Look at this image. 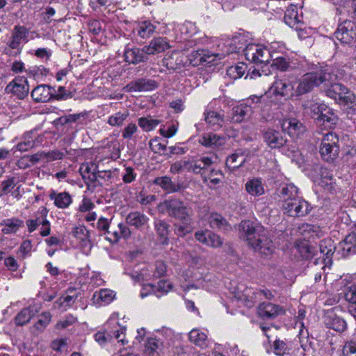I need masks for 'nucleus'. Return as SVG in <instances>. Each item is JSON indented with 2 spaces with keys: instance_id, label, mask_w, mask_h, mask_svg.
<instances>
[{
  "instance_id": "obj_1",
  "label": "nucleus",
  "mask_w": 356,
  "mask_h": 356,
  "mask_svg": "<svg viewBox=\"0 0 356 356\" xmlns=\"http://www.w3.org/2000/svg\"><path fill=\"white\" fill-rule=\"evenodd\" d=\"M330 66L312 65L309 72L303 74L298 80L295 94L300 96L311 92L315 88L332 81Z\"/></svg>"
},
{
  "instance_id": "obj_2",
  "label": "nucleus",
  "mask_w": 356,
  "mask_h": 356,
  "mask_svg": "<svg viewBox=\"0 0 356 356\" xmlns=\"http://www.w3.org/2000/svg\"><path fill=\"white\" fill-rule=\"evenodd\" d=\"M330 74L332 75V81L329 83H323L324 91L326 95L340 104L348 105L349 103H353L355 95L344 86L336 83L338 76L334 74L333 69L330 67Z\"/></svg>"
},
{
  "instance_id": "obj_3",
  "label": "nucleus",
  "mask_w": 356,
  "mask_h": 356,
  "mask_svg": "<svg viewBox=\"0 0 356 356\" xmlns=\"http://www.w3.org/2000/svg\"><path fill=\"white\" fill-rule=\"evenodd\" d=\"M29 31L24 26L17 25L15 26L12 31L11 37L5 48V52L9 56H17L22 51V44L26 43L28 40Z\"/></svg>"
},
{
  "instance_id": "obj_4",
  "label": "nucleus",
  "mask_w": 356,
  "mask_h": 356,
  "mask_svg": "<svg viewBox=\"0 0 356 356\" xmlns=\"http://www.w3.org/2000/svg\"><path fill=\"white\" fill-rule=\"evenodd\" d=\"M168 215L188 224L191 220L192 209L179 199L172 198L165 201Z\"/></svg>"
},
{
  "instance_id": "obj_5",
  "label": "nucleus",
  "mask_w": 356,
  "mask_h": 356,
  "mask_svg": "<svg viewBox=\"0 0 356 356\" xmlns=\"http://www.w3.org/2000/svg\"><path fill=\"white\" fill-rule=\"evenodd\" d=\"M273 52L266 47L258 44H249L244 49L247 60L256 64H266L273 58Z\"/></svg>"
},
{
  "instance_id": "obj_6",
  "label": "nucleus",
  "mask_w": 356,
  "mask_h": 356,
  "mask_svg": "<svg viewBox=\"0 0 356 356\" xmlns=\"http://www.w3.org/2000/svg\"><path fill=\"white\" fill-rule=\"evenodd\" d=\"M282 208L284 213L292 217H302L307 215L311 211L309 204L300 197L283 203Z\"/></svg>"
},
{
  "instance_id": "obj_7",
  "label": "nucleus",
  "mask_w": 356,
  "mask_h": 356,
  "mask_svg": "<svg viewBox=\"0 0 356 356\" xmlns=\"http://www.w3.org/2000/svg\"><path fill=\"white\" fill-rule=\"evenodd\" d=\"M241 236L246 240L250 246L262 233L264 232V227L255 224L250 220L242 221L240 224Z\"/></svg>"
},
{
  "instance_id": "obj_8",
  "label": "nucleus",
  "mask_w": 356,
  "mask_h": 356,
  "mask_svg": "<svg viewBox=\"0 0 356 356\" xmlns=\"http://www.w3.org/2000/svg\"><path fill=\"white\" fill-rule=\"evenodd\" d=\"M355 24L352 21H345L339 26L335 31V37L341 43L353 44L355 42Z\"/></svg>"
},
{
  "instance_id": "obj_9",
  "label": "nucleus",
  "mask_w": 356,
  "mask_h": 356,
  "mask_svg": "<svg viewBox=\"0 0 356 356\" xmlns=\"http://www.w3.org/2000/svg\"><path fill=\"white\" fill-rule=\"evenodd\" d=\"M105 327H107V335L111 339L114 337L118 342H121L122 344L127 343L124 339L126 327L119 323L117 314H113L111 315L105 323Z\"/></svg>"
},
{
  "instance_id": "obj_10",
  "label": "nucleus",
  "mask_w": 356,
  "mask_h": 356,
  "mask_svg": "<svg viewBox=\"0 0 356 356\" xmlns=\"http://www.w3.org/2000/svg\"><path fill=\"white\" fill-rule=\"evenodd\" d=\"M293 90V86L290 80L284 76L275 80L268 93L275 97H287L292 95Z\"/></svg>"
},
{
  "instance_id": "obj_11",
  "label": "nucleus",
  "mask_w": 356,
  "mask_h": 356,
  "mask_svg": "<svg viewBox=\"0 0 356 356\" xmlns=\"http://www.w3.org/2000/svg\"><path fill=\"white\" fill-rule=\"evenodd\" d=\"M5 91L6 93L13 94L19 99H23L29 94L28 81L24 77L17 76L6 86Z\"/></svg>"
},
{
  "instance_id": "obj_12",
  "label": "nucleus",
  "mask_w": 356,
  "mask_h": 356,
  "mask_svg": "<svg viewBox=\"0 0 356 356\" xmlns=\"http://www.w3.org/2000/svg\"><path fill=\"white\" fill-rule=\"evenodd\" d=\"M124 57L127 63L134 65L144 63L148 60V54L146 53L145 46L143 48L127 46L124 51Z\"/></svg>"
},
{
  "instance_id": "obj_13",
  "label": "nucleus",
  "mask_w": 356,
  "mask_h": 356,
  "mask_svg": "<svg viewBox=\"0 0 356 356\" xmlns=\"http://www.w3.org/2000/svg\"><path fill=\"white\" fill-rule=\"evenodd\" d=\"M158 86L154 79L140 78L131 81L125 88L128 92H147L155 90Z\"/></svg>"
},
{
  "instance_id": "obj_14",
  "label": "nucleus",
  "mask_w": 356,
  "mask_h": 356,
  "mask_svg": "<svg viewBox=\"0 0 356 356\" xmlns=\"http://www.w3.org/2000/svg\"><path fill=\"white\" fill-rule=\"evenodd\" d=\"M283 131L286 132L292 138H298L305 131L303 124L296 118H286L280 122Z\"/></svg>"
},
{
  "instance_id": "obj_15",
  "label": "nucleus",
  "mask_w": 356,
  "mask_h": 356,
  "mask_svg": "<svg viewBox=\"0 0 356 356\" xmlns=\"http://www.w3.org/2000/svg\"><path fill=\"white\" fill-rule=\"evenodd\" d=\"M263 138L267 145L271 149L280 148L286 142L283 134L273 129H268L264 131Z\"/></svg>"
},
{
  "instance_id": "obj_16",
  "label": "nucleus",
  "mask_w": 356,
  "mask_h": 356,
  "mask_svg": "<svg viewBox=\"0 0 356 356\" xmlns=\"http://www.w3.org/2000/svg\"><path fill=\"white\" fill-rule=\"evenodd\" d=\"M196 240L213 248L222 246L223 241L217 234L209 231H197L195 234Z\"/></svg>"
},
{
  "instance_id": "obj_17",
  "label": "nucleus",
  "mask_w": 356,
  "mask_h": 356,
  "mask_svg": "<svg viewBox=\"0 0 356 356\" xmlns=\"http://www.w3.org/2000/svg\"><path fill=\"white\" fill-rule=\"evenodd\" d=\"M98 165L95 161L82 163L79 173L86 184L94 183L97 179Z\"/></svg>"
},
{
  "instance_id": "obj_18",
  "label": "nucleus",
  "mask_w": 356,
  "mask_h": 356,
  "mask_svg": "<svg viewBox=\"0 0 356 356\" xmlns=\"http://www.w3.org/2000/svg\"><path fill=\"white\" fill-rule=\"evenodd\" d=\"M199 143L205 147L218 148L225 144L226 137L213 132L204 133L200 137Z\"/></svg>"
},
{
  "instance_id": "obj_19",
  "label": "nucleus",
  "mask_w": 356,
  "mask_h": 356,
  "mask_svg": "<svg viewBox=\"0 0 356 356\" xmlns=\"http://www.w3.org/2000/svg\"><path fill=\"white\" fill-rule=\"evenodd\" d=\"M252 243L251 247L257 252L264 255L271 254L275 250V246L271 240L266 237L265 233H262Z\"/></svg>"
},
{
  "instance_id": "obj_20",
  "label": "nucleus",
  "mask_w": 356,
  "mask_h": 356,
  "mask_svg": "<svg viewBox=\"0 0 356 356\" xmlns=\"http://www.w3.org/2000/svg\"><path fill=\"white\" fill-rule=\"evenodd\" d=\"M284 312L282 307L273 303L262 302L258 307L259 315L264 318H275Z\"/></svg>"
},
{
  "instance_id": "obj_21",
  "label": "nucleus",
  "mask_w": 356,
  "mask_h": 356,
  "mask_svg": "<svg viewBox=\"0 0 356 356\" xmlns=\"http://www.w3.org/2000/svg\"><path fill=\"white\" fill-rule=\"evenodd\" d=\"M302 19V17L298 15V8L295 6H289L285 11L284 17L285 23L296 31L302 29L303 25Z\"/></svg>"
},
{
  "instance_id": "obj_22",
  "label": "nucleus",
  "mask_w": 356,
  "mask_h": 356,
  "mask_svg": "<svg viewBox=\"0 0 356 356\" xmlns=\"http://www.w3.org/2000/svg\"><path fill=\"white\" fill-rule=\"evenodd\" d=\"M39 311L40 307L36 305H29L27 307L23 308L15 317V323L18 326L26 325Z\"/></svg>"
},
{
  "instance_id": "obj_23",
  "label": "nucleus",
  "mask_w": 356,
  "mask_h": 356,
  "mask_svg": "<svg viewBox=\"0 0 356 356\" xmlns=\"http://www.w3.org/2000/svg\"><path fill=\"white\" fill-rule=\"evenodd\" d=\"M145 46L148 56L163 52L170 48L168 39L163 37L154 38L149 42L148 45Z\"/></svg>"
},
{
  "instance_id": "obj_24",
  "label": "nucleus",
  "mask_w": 356,
  "mask_h": 356,
  "mask_svg": "<svg viewBox=\"0 0 356 356\" xmlns=\"http://www.w3.org/2000/svg\"><path fill=\"white\" fill-rule=\"evenodd\" d=\"M49 197L54 201V204L58 209H67L72 203V197L67 192H57L51 190Z\"/></svg>"
},
{
  "instance_id": "obj_25",
  "label": "nucleus",
  "mask_w": 356,
  "mask_h": 356,
  "mask_svg": "<svg viewBox=\"0 0 356 356\" xmlns=\"http://www.w3.org/2000/svg\"><path fill=\"white\" fill-rule=\"evenodd\" d=\"M126 223L137 229H142L148 225L149 218L143 213L138 211L130 212L126 216Z\"/></svg>"
},
{
  "instance_id": "obj_26",
  "label": "nucleus",
  "mask_w": 356,
  "mask_h": 356,
  "mask_svg": "<svg viewBox=\"0 0 356 356\" xmlns=\"http://www.w3.org/2000/svg\"><path fill=\"white\" fill-rule=\"evenodd\" d=\"M51 86L41 84L31 91V95L35 102H47L52 99Z\"/></svg>"
},
{
  "instance_id": "obj_27",
  "label": "nucleus",
  "mask_w": 356,
  "mask_h": 356,
  "mask_svg": "<svg viewBox=\"0 0 356 356\" xmlns=\"http://www.w3.org/2000/svg\"><path fill=\"white\" fill-rule=\"evenodd\" d=\"M338 122V117L332 109L327 107L322 113L321 115L318 117L316 121L317 124L320 126H323L325 129H331L334 127Z\"/></svg>"
},
{
  "instance_id": "obj_28",
  "label": "nucleus",
  "mask_w": 356,
  "mask_h": 356,
  "mask_svg": "<svg viewBox=\"0 0 356 356\" xmlns=\"http://www.w3.org/2000/svg\"><path fill=\"white\" fill-rule=\"evenodd\" d=\"M320 254L323 255L324 263L327 265L332 263V256L336 249V245L331 238L321 241L319 245Z\"/></svg>"
},
{
  "instance_id": "obj_29",
  "label": "nucleus",
  "mask_w": 356,
  "mask_h": 356,
  "mask_svg": "<svg viewBox=\"0 0 356 356\" xmlns=\"http://www.w3.org/2000/svg\"><path fill=\"white\" fill-rule=\"evenodd\" d=\"M2 227L1 232L3 234H13L17 232V231L23 227L24 221L17 218H10L3 220L0 222Z\"/></svg>"
},
{
  "instance_id": "obj_30",
  "label": "nucleus",
  "mask_w": 356,
  "mask_h": 356,
  "mask_svg": "<svg viewBox=\"0 0 356 356\" xmlns=\"http://www.w3.org/2000/svg\"><path fill=\"white\" fill-rule=\"evenodd\" d=\"M238 299L247 307L251 308L259 301L257 289L246 287L238 295Z\"/></svg>"
},
{
  "instance_id": "obj_31",
  "label": "nucleus",
  "mask_w": 356,
  "mask_h": 356,
  "mask_svg": "<svg viewBox=\"0 0 356 356\" xmlns=\"http://www.w3.org/2000/svg\"><path fill=\"white\" fill-rule=\"evenodd\" d=\"M344 283L343 291H344V298L346 300L353 305V309H350L351 312H356L354 305L356 304V283L353 280H343Z\"/></svg>"
},
{
  "instance_id": "obj_32",
  "label": "nucleus",
  "mask_w": 356,
  "mask_h": 356,
  "mask_svg": "<svg viewBox=\"0 0 356 356\" xmlns=\"http://www.w3.org/2000/svg\"><path fill=\"white\" fill-rule=\"evenodd\" d=\"M246 192L252 196H260L264 194V186L262 179L254 177L247 181L245 184Z\"/></svg>"
},
{
  "instance_id": "obj_33",
  "label": "nucleus",
  "mask_w": 356,
  "mask_h": 356,
  "mask_svg": "<svg viewBox=\"0 0 356 356\" xmlns=\"http://www.w3.org/2000/svg\"><path fill=\"white\" fill-rule=\"evenodd\" d=\"M339 248L343 257L354 254L356 252V234L351 233L339 243Z\"/></svg>"
},
{
  "instance_id": "obj_34",
  "label": "nucleus",
  "mask_w": 356,
  "mask_h": 356,
  "mask_svg": "<svg viewBox=\"0 0 356 356\" xmlns=\"http://www.w3.org/2000/svg\"><path fill=\"white\" fill-rule=\"evenodd\" d=\"M325 323L326 325L337 332H343L346 327L345 321L336 316L333 312H329L325 316Z\"/></svg>"
},
{
  "instance_id": "obj_35",
  "label": "nucleus",
  "mask_w": 356,
  "mask_h": 356,
  "mask_svg": "<svg viewBox=\"0 0 356 356\" xmlns=\"http://www.w3.org/2000/svg\"><path fill=\"white\" fill-rule=\"evenodd\" d=\"M246 159L243 152L241 150H237L232 154L227 156L226 159V166L231 171H234L243 165Z\"/></svg>"
},
{
  "instance_id": "obj_36",
  "label": "nucleus",
  "mask_w": 356,
  "mask_h": 356,
  "mask_svg": "<svg viewBox=\"0 0 356 356\" xmlns=\"http://www.w3.org/2000/svg\"><path fill=\"white\" fill-rule=\"evenodd\" d=\"M155 30L156 26L149 21H142L135 28L136 34L143 39L149 38Z\"/></svg>"
},
{
  "instance_id": "obj_37",
  "label": "nucleus",
  "mask_w": 356,
  "mask_h": 356,
  "mask_svg": "<svg viewBox=\"0 0 356 356\" xmlns=\"http://www.w3.org/2000/svg\"><path fill=\"white\" fill-rule=\"evenodd\" d=\"M299 189L293 184H286L282 187L280 195L283 203H288L295 198H298Z\"/></svg>"
},
{
  "instance_id": "obj_38",
  "label": "nucleus",
  "mask_w": 356,
  "mask_h": 356,
  "mask_svg": "<svg viewBox=\"0 0 356 356\" xmlns=\"http://www.w3.org/2000/svg\"><path fill=\"white\" fill-rule=\"evenodd\" d=\"M189 340L201 348H205L208 346L207 334L198 329H193L189 332Z\"/></svg>"
},
{
  "instance_id": "obj_39",
  "label": "nucleus",
  "mask_w": 356,
  "mask_h": 356,
  "mask_svg": "<svg viewBox=\"0 0 356 356\" xmlns=\"http://www.w3.org/2000/svg\"><path fill=\"white\" fill-rule=\"evenodd\" d=\"M211 55L208 50L206 49H197L193 50L189 56L188 59L190 63L193 65H199L204 62H207V58H210Z\"/></svg>"
},
{
  "instance_id": "obj_40",
  "label": "nucleus",
  "mask_w": 356,
  "mask_h": 356,
  "mask_svg": "<svg viewBox=\"0 0 356 356\" xmlns=\"http://www.w3.org/2000/svg\"><path fill=\"white\" fill-rule=\"evenodd\" d=\"M204 120L210 127H221L224 122V116L219 113L206 110L204 113Z\"/></svg>"
},
{
  "instance_id": "obj_41",
  "label": "nucleus",
  "mask_w": 356,
  "mask_h": 356,
  "mask_svg": "<svg viewBox=\"0 0 356 356\" xmlns=\"http://www.w3.org/2000/svg\"><path fill=\"white\" fill-rule=\"evenodd\" d=\"M115 296L114 292L108 289H103L96 291L93 295V299L99 305L110 303Z\"/></svg>"
},
{
  "instance_id": "obj_42",
  "label": "nucleus",
  "mask_w": 356,
  "mask_h": 356,
  "mask_svg": "<svg viewBox=\"0 0 356 356\" xmlns=\"http://www.w3.org/2000/svg\"><path fill=\"white\" fill-rule=\"evenodd\" d=\"M153 184L159 186L168 193H173L178 191V187L172 181L171 178L167 176L156 177Z\"/></svg>"
},
{
  "instance_id": "obj_43",
  "label": "nucleus",
  "mask_w": 356,
  "mask_h": 356,
  "mask_svg": "<svg viewBox=\"0 0 356 356\" xmlns=\"http://www.w3.org/2000/svg\"><path fill=\"white\" fill-rule=\"evenodd\" d=\"M51 319V315L49 312H43L33 325V332L35 334L42 333L49 324Z\"/></svg>"
},
{
  "instance_id": "obj_44",
  "label": "nucleus",
  "mask_w": 356,
  "mask_h": 356,
  "mask_svg": "<svg viewBox=\"0 0 356 356\" xmlns=\"http://www.w3.org/2000/svg\"><path fill=\"white\" fill-rule=\"evenodd\" d=\"M160 123L159 120L154 119L151 116L141 117L138 119V126L146 132L154 130Z\"/></svg>"
},
{
  "instance_id": "obj_45",
  "label": "nucleus",
  "mask_w": 356,
  "mask_h": 356,
  "mask_svg": "<svg viewBox=\"0 0 356 356\" xmlns=\"http://www.w3.org/2000/svg\"><path fill=\"white\" fill-rule=\"evenodd\" d=\"M304 106L306 112L316 121L318 120V117L321 115L322 113L327 108L325 104L318 103H311L309 105L305 104Z\"/></svg>"
},
{
  "instance_id": "obj_46",
  "label": "nucleus",
  "mask_w": 356,
  "mask_h": 356,
  "mask_svg": "<svg viewBox=\"0 0 356 356\" xmlns=\"http://www.w3.org/2000/svg\"><path fill=\"white\" fill-rule=\"evenodd\" d=\"M339 152V147L320 146V154L323 160L330 161L335 159Z\"/></svg>"
},
{
  "instance_id": "obj_47",
  "label": "nucleus",
  "mask_w": 356,
  "mask_h": 356,
  "mask_svg": "<svg viewBox=\"0 0 356 356\" xmlns=\"http://www.w3.org/2000/svg\"><path fill=\"white\" fill-rule=\"evenodd\" d=\"M213 163L212 159L209 156H203L195 162L191 161V171L199 174L202 170L206 169Z\"/></svg>"
},
{
  "instance_id": "obj_48",
  "label": "nucleus",
  "mask_w": 356,
  "mask_h": 356,
  "mask_svg": "<svg viewBox=\"0 0 356 356\" xmlns=\"http://www.w3.org/2000/svg\"><path fill=\"white\" fill-rule=\"evenodd\" d=\"M154 227L158 235L163 238L161 243L163 244L168 243V235L169 234L170 227L169 225L163 220H159L155 221Z\"/></svg>"
},
{
  "instance_id": "obj_49",
  "label": "nucleus",
  "mask_w": 356,
  "mask_h": 356,
  "mask_svg": "<svg viewBox=\"0 0 356 356\" xmlns=\"http://www.w3.org/2000/svg\"><path fill=\"white\" fill-rule=\"evenodd\" d=\"M191 161L180 160L175 162L170 166V171L173 174L181 173L184 170L191 171Z\"/></svg>"
},
{
  "instance_id": "obj_50",
  "label": "nucleus",
  "mask_w": 356,
  "mask_h": 356,
  "mask_svg": "<svg viewBox=\"0 0 356 356\" xmlns=\"http://www.w3.org/2000/svg\"><path fill=\"white\" fill-rule=\"evenodd\" d=\"M35 146V139L33 138L31 133H28L24 135V140L16 145V149L21 152H24L33 149Z\"/></svg>"
},
{
  "instance_id": "obj_51",
  "label": "nucleus",
  "mask_w": 356,
  "mask_h": 356,
  "mask_svg": "<svg viewBox=\"0 0 356 356\" xmlns=\"http://www.w3.org/2000/svg\"><path fill=\"white\" fill-rule=\"evenodd\" d=\"M209 223L213 229H225L227 226L226 220L218 213H211L209 217Z\"/></svg>"
},
{
  "instance_id": "obj_52",
  "label": "nucleus",
  "mask_w": 356,
  "mask_h": 356,
  "mask_svg": "<svg viewBox=\"0 0 356 356\" xmlns=\"http://www.w3.org/2000/svg\"><path fill=\"white\" fill-rule=\"evenodd\" d=\"M246 68V65L244 63L231 66L227 70V75L233 79H239L245 74Z\"/></svg>"
},
{
  "instance_id": "obj_53",
  "label": "nucleus",
  "mask_w": 356,
  "mask_h": 356,
  "mask_svg": "<svg viewBox=\"0 0 356 356\" xmlns=\"http://www.w3.org/2000/svg\"><path fill=\"white\" fill-rule=\"evenodd\" d=\"M128 116V112H117L108 118L107 123L112 127H121Z\"/></svg>"
},
{
  "instance_id": "obj_54",
  "label": "nucleus",
  "mask_w": 356,
  "mask_h": 356,
  "mask_svg": "<svg viewBox=\"0 0 356 356\" xmlns=\"http://www.w3.org/2000/svg\"><path fill=\"white\" fill-rule=\"evenodd\" d=\"M215 175L222 176V173L219 171H211L209 176L202 177V181L210 188H215L216 186L220 183L221 179L219 177H214Z\"/></svg>"
},
{
  "instance_id": "obj_55",
  "label": "nucleus",
  "mask_w": 356,
  "mask_h": 356,
  "mask_svg": "<svg viewBox=\"0 0 356 356\" xmlns=\"http://www.w3.org/2000/svg\"><path fill=\"white\" fill-rule=\"evenodd\" d=\"M166 143H162L161 142V138L159 137H155L152 139L149 142V146L150 149L155 154H164L166 150L167 146Z\"/></svg>"
},
{
  "instance_id": "obj_56",
  "label": "nucleus",
  "mask_w": 356,
  "mask_h": 356,
  "mask_svg": "<svg viewBox=\"0 0 356 356\" xmlns=\"http://www.w3.org/2000/svg\"><path fill=\"white\" fill-rule=\"evenodd\" d=\"M338 143V136L333 132H328L323 136L321 146L332 147H339Z\"/></svg>"
},
{
  "instance_id": "obj_57",
  "label": "nucleus",
  "mask_w": 356,
  "mask_h": 356,
  "mask_svg": "<svg viewBox=\"0 0 356 356\" xmlns=\"http://www.w3.org/2000/svg\"><path fill=\"white\" fill-rule=\"evenodd\" d=\"M273 65L280 71H286L290 67L289 58L284 56H277L273 58Z\"/></svg>"
},
{
  "instance_id": "obj_58",
  "label": "nucleus",
  "mask_w": 356,
  "mask_h": 356,
  "mask_svg": "<svg viewBox=\"0 0 356 356\" xmlns=\"http://www.w3.org/2000/svg\"><path fill=\"white\" fill-rule=\"evenodd\" d=\"M138 131V127L134 123L128 124L122 131V136L124 139L131 140L134 134Z\"/></svg>"
},
{
  "instance_id": "obj_59",
  "label": "nucleus",
  "mask_w": 356,
  "mask_h": 356,
  "mask_svg": "<svg viewBox=\"0 0 356 356\" xmlns=\"http://www.w3.org/2000/svg\"><path fill=\"white\" fill-rule=\"evenodd\" d=\"M178 27L181 34L184 35L186 37H191L195 32V27L194 24L190 22H186L185 23L178 26Z\"/></svg>"
},
{
  "instance_id": "obj_60",
  "label": "nucleus",
  "mask_w": 356,
  "mask_h": 356,
  "mask_svg": "<svg viewBox=\"0 0 356 356\" xmlns=\"http://www.w3.org/2000/svg\"><path fill=\"white\" fill-rule=\"evenodd\" d=\"M45 154V162L49 163L51 161H56V160H60L63 158L65 156L64 152L58 150V149H54L49 152H44Z\"/></svg>"
},
{
  "instance_id": "obj_61",
  "label": "nucleus",
  "mask_w": 356,
  "mask_h": 356,
  "mask_svg": "<svg viewBox=\"0 0 356 356\" xmlns=\"http://www.w3.org/2000/svg\"><path fill=\"white\" fill-rule=\"evenodd\" d=\"M0 196L9 193L15 186V178L12 177L1 182Z\"/></svg>"
},
{
  "instance_id": "obj_62",
  "label": "nucleus",
  "mask_w": 356,
  "mask_h": 356,
  "mask_svg": "<svg viewBox=\"0 0 356 356\" xmlns=\"http://www.w3.org/2000/svg\"><path fill=\"white\" fill-rule=\"evenodd\" d=\"M249 108L247 106L241 105L234 108V120L236 122L242 121L247 115Z\"/></svg>"
},
{
  "instance_id": "obj_63",
  "label": "nucleus",
  "mask_w": 356,
  "mask_h": 356,
  "mask_svg": "<svg viewBox=\"0 0 356 356\" xmlns=\"http://www.w3.org/2000/svg\"><path fill=\"white\" fill-rule=\"evenodd\" d=\"M47 213L48 210L45 207H40L38 212L35 213L34 218L32 219L36 222L38 227L42 225L47 220Z\"/></svg>"
},
{
  "instance_id": "obj_64",
  "label": "nucleus",
  "mask_w": 356,
  "mask_h": 356,
  "mask_svg": "<svg viewBox=\"0 0 356 356\" xmlns=\"http://www.w3.org/2000/svg\"><path fill=\"white\" fill-rule=\"evenodd\" d=\"M274 353L277 355H283L286 353L288 350V346L286 343L282 340L276 339L273 344Z\"/></svg>"
}]
</instances>
